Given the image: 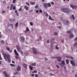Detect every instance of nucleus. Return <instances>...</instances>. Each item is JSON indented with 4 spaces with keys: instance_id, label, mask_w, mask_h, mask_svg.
<instances>
[{
    "instance_id": "f257e3e1",
    "label": "nucleus",
    "mask_w": 77,
    "mask_h": 77,
    "mask_svg": "<svg viewBox=\"0 0 77 77\" xmlns=\"http://www.w3.org/2000/svg\"><path fill=\"white\" fill-rule=\"evenodd\" d=\"M3 56L4 57L6 61L7 62L8 61V62H11V60L9 59L10 58H11L10 57V55L9 54H5L3 55ZM8 60H7V59Z\"/></svg>"
},
{
    "instance_id": "f03ea898",
    "label": "nucleus",
    "mask_w": 77,
    "mask_h": 77,
    "mask_svg": "<svg viewBox=\"0 0 77 77\" xmlns=\"http://www.w3.org/2000/svg\"><path fill=\"white\" fill-rule=\"evenodd\" d=\"M43 6L46 9L48 8H50L51 7V4L50 3H44Z\"/></svg>"
},
{
    "instance_id": "7ed1b4c3",
    "label": "nucleus",
    "mask_w": 77,
    "mask_h": 77,
    "mask_svg": "<svg viewBox=\"0 0 77 77\" xmlns=\"http://www.w3.org/2000/svg\"><path fill=\"white\" fill-rule=\"evenodd\" d=\"M33 52L34 54H39V52H37L36 50H37V49L33 47L32 48Z\"/></svg>"
},
{
    "instance_id": "20e7f679",
    "label": "nucleus",
    "mask_w": 77,
    "mask_h": 77,
    "mask_svg": "<svg viewBox=\"0 0 77 77\" xmlns=\"http://www.w3.org/2000/svg\"><path fill=\"white\" fill-rule=\"evenodd\" d=\"M16 48L18 51V52H21V48L18 45H17L16 46Z\"/></svg>"
},
{
    "instance_id": "39448f33",
    "label": "nucleus",
    "mask_w": 77,
    "mask_h": 77,
    "mask_svg": "<svg viewBox=\"0 0 77 77\" xmlns=\"http://www.w3.org/2000/svg\"><path fill=\"white\" fill-rule=\"evenodd\" d=\"M71 8H72V9H77V6H74L73 5H70Z\"/></svg>"
},
{
    "instance_id": "423d86ee",
    "label": "nucleus",
    "mask_w": 77,
    "mask_h": 77,
    "mask_svg": "<svg viewBox=\"0 0 77 77\" xmlns=\"http://www.w3.org/2000/svg\"><path fill=\"white\" fill-rule=\"evenodd\" d=\"M70 63H71V64H72V65L73 66H76L75 63V62L74 61L71 60Z\"/></svg>"
},
{
    "instance_id": "0eeeda50",
    "label": "nucleus",
    "mask_w": 77,
    "mask_h": 77,
    "mask_svg": "<svg viewBox=\"0 0 77 77\" xmlns=\"http://www.w3.org/2000/svg\"><path fill=\"white\" fill-rule=\"evenodd\" d=\"M3 74L4 75H5V77H9V75L7 74L6 72L5 71L3 72Z\"/></svg>"
},
{
    "instance_id": "6e6552de",
    "label": "nucleus",
    "mask_w": 77,
    "mask_h": 77,
    "mask_svg": "<svg viewBox=\"0 0 77 77\" xmlns=\"http://www.w3.org/2000/svg\"><path fill=\"white\" fill-rule=\"evenodd\" d=\"M17 70L18 71H20V70H21V67L19 65L17 66Z\"/></svg>"
},
{
    "instance_id": "1a4fd4ad",
    "label": "nucleus",
    "mask_w": 77,
    "mask_h": 77,
    "mask_svg": "<svg viewBox=\"0 0 77 77\" xmlns=\"http://www.w3.org/2000/svg\"><path fill=\"white\" fill-rule=\"evenodd\" d=\"M74 35L73 34H70L69 36V38H74Z\"/></svg>"
},
{
    "instance_id": "9d476101",
    "label": "nucleus",
    "mask_w": 77,
    "mask_h": 77,
    "mask_svg": "<svg viewBox=\"0 0 77 77\" xmlns=\"http://www.w3.org/2000/svg\"><path fill=\"white\" fill-rule=\"evenodd\" d=\"M24 8L26 11H28L29 9V7L27 5H25Z\"/></svg>"
},
{
    "instance_id": "9b49d317",
    "label": "nucleus",
    "mask_w": 77,
    "mask_h": 77,
    "mask_svg": "<svg viewBox=\"0 0 77 77\" xmlns=\"http://www.w3.org/2000/svg\"><path fill=\"white\" fill-rule=\"evenodd\" d=\"M14 52L15 53V55H17V56H18L19 55V54L17 53V50H16V49H15L14 51Z\"/></svg>"
},
{
    "instance_id": "f8f14e48",
    "label": "nucleus",
    "mask_w": 77,
    "mask_h": 77,
    "mask_svg": "<svg viewBox=\"0 0 77 77\" xmlns=\"http://www.w3.org/2000/svg\"><path fill=\"white\" fill-rule=\"evenodd\" d=\"M58 61L59 62H60L62 60H61V57H58Z\"/></svg>"
},
{
    "instance_id": "ddd939ff",
    "label": "nucleus",
    "mask_w": 77,
    "mask_h": 77,
    "mask_svg": "<svg viewBox=\"0 0 77 77\" xmlns=\"http://www.w3.org/2000/svg\"><path fill=\"white\" fill-rule=\"evenodd\" d=\"M13 6H14V5L11 4V6L10 9V10H12V9H13Z\"/></svg>"
},
{
    "instance_id": "4468645a",
    "label": "nucleus",
    "mask_w": 77,
    "mask_h": 77,
    "mask_svg": "<svg viewBox=\"0 0 77 77\" xmlns=\"http://www.w3.org/2000/svg\"><path fill=\"white\" fill-rule=\"evenodd\" d=\"M65 9H66V8H62L61 9V11H62V12H65Z\"/></svg>"
},
{
    "instance_id": "2eb2a0df",
    "label": "nucleus",
    "mask_w": 77,
    "mask_h": 77,
    "mask_svg": "<svg viewBox=\"0 0 77 77\" xmlns=\"http://www.w3.org/2000/svg\"><path fill=\"white\" fill-rule=\"evenodd\" d=\"M49 19L50 20H52V21H53L54 20L53 19H52V18H51V16L50 15L49 16Z\"/></svg>"
},
{
    "instance_id": "dca6fc26",
    "label": "nucleus",
    "mask_w": 77,
    "mask_h": 77,
    "mask_svg": "<svg viewBox=\"0 0 77 77\" xmlns=\"http://www.w3.org/2000/svg\"><path fill=\"white\" fill-rule=\"evenodd\" d=\"M31 65L32 66H35L36 65V64L35 63H31Z\"/></svg>"
},
{
    "instance_id": "f3484780",
    "label": "nucleus",
    "mask_w": 77,
    "mask_h": 77,
    "mask_svg": "<svg viewBox=\"0 0 77 77\" xmlns=\"http://www.w3.org/2000/svg\"><path fill=\"white\" fill-rule=\"evenodd\" d=\"M64 24H66V25H68V21H67L66 22H64Z\"/></svg>"
},
{
    "instance_id": "a211bd4d",
    "label": "nucleus",
    "mask_w": 77,
    "mask_h": 77,
    "mask_svg": "<svg viewBox=\"0 0 77 77\" xmlns=\"http://www.w3.org/2000/svg\"><path fill=\"white\" fill-rule=\"evenodd\" d=\"M62 64L63 66L65 65V61H62Z\"/></svg>"
},
{
    "instance_id": "6ab92c4d",
    "label": "nucleus",
    "mask_w": 77,
    "mask_h": 77,
    "mask_svg": "<svg viewBox=\"0 0 77 77\" xmlns=\"http://www.w3.org/2000/svg\"><path fill=\"white\" fill-rule=\"evenodd\" d=\"M21 39L22 41H24V40L25 39L24 37L23 36H22L21 37Z\"/></svg>"
},
{
    "instance_id": "aec40b11",
    "label": "nucleus",
    "mask_w": 77,
    "mask_h": 77,
    "mask_svg": "<svg viewBox=\"0 0 77 77\" xmlns=\"http://www.w3.org/2000/svg\"><path fill=\"white\" fill-rule=\"evenodd\" d=\"M66 64H68V63H69V60H68V59L66 60Z\"/></svg>"
},
{
    "instance_id": "412c9836",
    "label": "nucleus",
    "mask_w": 77,
    "mask_h": 77,
    "mask_svg": "<svg viewBox=\"0 0 77 77\" xmlns=\"http://www.w3.org/2000/svg\"><path fill=\"white\" fill-rule=\"evenodd\" d=\"M23 66L24 67H25V68H27V64H23Z\"/></svg>"
},
{
    "instance_id": "4be33fe9",
    "label": "nucleus",
    "mask_w": 77,
    "mask_h": 77,
    "mask_svg": "<svg viewBox=\"0 0 77 77\" xmlns=\"http://www.w3.org/2000/svg\"><path fill=\"white\" fill-rule=\"evenodd\" d=\"M29 67L30 69H31V71H32V70H33V68H32V67L31 66H29Z\"/></svg>"
},
{
    "instance_id": "5701e85b",
    "label": "nucleus",
    "mask_w": 77,
    "mask_h": 77,
    "mask_svg": "<svg viewBox=\"0 0 77 77\" xmlns=\"http://www.w3.org/2000/svg\"><path fill=\"white\" fill-rule=\"evenodd\" d=\"M72 18L73 20H75V17H74V15H72Z\"/></svg>"
},
{
    "instance_id": "b1692460",
    "label": "nucleus",
    "mask_w": 77,
    "mask_h": 77,
    "mask_svg": "<svg viewBox=\"0 0 77 77\" xmlns=\"http://www.w3.org/2000/svg\"><path fill=\"white\" fill-rule=\"evenodd\" d=\"M35 4V2L31 3V5H34Z\"/></svg>"
},
{
    "instance_id": "393cba45",
    "label": "nucleus",
    "mask_w": 77,
    "mask_h": 77,
    "mask_svg": "<svg viewBox=\"0 0 77 77\" xmlns=\"http://www.w3.org/2000/svg\"><path fill=\"white\" fill-rule=\"evenodd\" d=\"M16 2H17V0H13V3H15Z\"/></svg>"
},
{
    "instance_id": "a878e982",
    "label": "nucleus",
    "mask_w": 77,
    "mask_h": 77,
    "mask_svg": "<svg viewBox=\"0 0 77 77\" xmlns=\"http://www.w3.org/2000/svg\"><path fill=\"white\" fill-rule=\"evenodd\" d=\"M58 33L57 32H55L54 33V35H55L56 36H57V35Z\"/></svg>"
},
{
    "instance_id": "bb28decb",
    "label": "nucleus",
    "mask_w": 77,
    "mask_h": 77,
    "mask_svg": "<svg viewBox=\"0 0 77 77\" xmlns=\"http://www.w3.org/2000/svg\"><path fill=\"white\" fill-rule=\"evenodd\" d=\"M32 73H37V71L36 70L32 72Z\"/></svg>"
},
{
    "instance_id": "cd10ccee",
    "label": "nucleus",
    "mask_w": 77,
    "mask_h": 77,
    "mask_svg": "<svg viewBox=\"0 0 77 77\" xmlns=\"http://www.w3.org/2000/svg\"><path fill=\"white\" fill-rule=\"evenodd\" d=\"M38 4L36 5L35 7V9H37V8H38Z\"/></svg>"
},
{
    "instance_id": "c85d7f7f",
    "label": "nucleus",
    "mask_w": 77,
    "mask_h": 77,
    "mask_svg": "<svg viewBox=\"0 0 77 77\" xmlns=\"http://www.w3.org/2000/svg\"><path fill=\"white\" fill-rule=\"evenodd\" d=\"M18 23L17 22L15 24V26L16 27H18Z\"/></svg>"
},
{
    "instance_id": "c756f323",
    "label": "nucleus",
    "mask_w": 77,
    "mask_h": 77,
    "mask_svg": "<svg viewBox=\"0 0 77 77\" xmlns=\"http://www.w3.org/2000/svg\"><path fill=\"white\" fill-rule=\"evenodd\" d=\"M26 5H27V6H30V4L28 2H26Z\"/></svg>"
},
{
    "instance_id": "7c9ffc66",
    "label": "nucleus",
    "mask_w": 77,
    "mask_h": 77,
    "mask_svg": "<svg viewBox=\"0 0 77 77\" xmlns=\"http://www.w3.org/2000/svg\"><path fill=\"white\" fill-rule=\"evenodd\" d=\"M66 32L67 33H71V32L70 31H68Z\"/></svg>"
},
{
    "instance_id": "2f4dec72",
    "label": "nucleus",
    "mask_w": 77,
    "mask_h": 77,
    "mask_svg": "<svg viewBox=\"0 0 77 77\" xmlns=\"http://www.w3.org/2000/svg\"><path fill=\"white\" fill-rule=\"evenodd\" d=\"M6 49L8 51H9V50H10V48L6 47Z\"/></svg>"
},
{
    "instance_id": "473e14b6",
    "label": "nucleus",
    "mask_w": 77,
    "mask_h": 77,
    "mask_svg": "<svg viewBox=\"0 0 77 77\" xmlns=\"http://www.w3.org/2000/svg\"><path fill=\"white\" fill-rule=\"evenodd\" d=\"M15 13H16V14H17V16H18V13H17V11H15Z\"/></svg>"
},
{
    "instance_id": "72a5a7b5",
    "label": "nucleus",
    "mask_w": 77,
    "mask_h": 77,
    "mask_svg": "<svg viewBox=\"0 0 77 77\" xmlns=\"http://www.w3.org/2000/svg\"><path fill=\"white\" fill-rule=\"evenodd\" d=\"M40 13H42V11L41 9H40L39 11Z\"/></svg>"
},
{
    "instance_id": "f704fd0d",
    "label": "nucleus",
    "mask_w": 77,
    "mask_h": 77,
    "mask_svg": "<svg viewBox=\"0 0 77 77\" xmlns=\"http://www.w3.org/2000/svg\"><path fill=\"white\" fill-rule=\"evenodd\" d=\"M43 13L45 14V15H46L47 13V12H46V11H44Z\"/></svg>"
},
{
    "instance_id": "c9c22d12",
    "label": "nucleus",
    "mask_w": 77,
    "mask_h": 77,
    "mask_svg": "<svg viewBox=\"0 0 77 77\" xmlns=\"http://www.w3.org/2000/svg\"><path fill=\"white\" fill-rule=\"evenodd\" d=\"M10 65H11V66H14L15 65L14 64H10Z\"/></svg>"
},
{
    "instance_id": "e433bc0d",
    "label": "nucleus",
    "mask_w": 77,
    "mask_h": 77,
    "mask_svg": "<svg viewBox=\"0 0 77 77\" xmlns=\"http://www.w3.org/2000/svg\"><path fill=\"white\" fill-rule=\"evenodd\" d=\"M0 60H2V57H1V54H0Z\"/></svg>"
},
{
    "instance_id": "4c0bfd02",
    "label": "nucleus",
    "mask_w": 77,
    "mask_h": 77,
    "mask_svg": "<svg viewBox=\"0 0 77 77\" xmlns=\"http://www.w3.org/2000/svg\"><path fill=\"white\" fill-rule=\"evenodd\" d=\"M70 58H71V59H73L74 57H70Z\"/></svg>"
},
{
    "instance_id": "58836bf2",
    "label": "nucleus",
    "mask_w": 77,
    "mask_h": 77,
    "mask_svg": "<svg viewBox=\"0 0 77 77\" xmlns=\"http://www.w3.org/2000/svg\"><path fill=\"white\" fill-rule=\"evenodd\" d=\"M26 31H29V28L27 27L26 28Z\"/></svg>"
},
{
    "instance_id": "ea45409f",
    "label": "nucleus",
    "mask_w": 77,
    "mask_h": 77,
    "mask_svg": "<svg viewBox=\"0 0 77 77\" xmlns=\"http://www.w3.org/2000/svg\"><path fill=\"white\" fill-rule=\"evenodd\" d=\"M56 48L57 50H58L59 49V48L57 47V45L56 47Z\"/></svg>"
},
{
    "instance_id": "a19ab883",
    "label": "nucleus",
    "mask_w": 77,
    "mask_h": 77,
    "mask_svg": "<svg viewBox=\"0 0 77 77\" xmlns=\"http://www.w3.org/2000/svg\"><path fill=\"white\" fill-rule=\"evenodd\" d=\"M15 8H16L15 6H13V9H14V10H15Z\"/></svg>"
},
{
    "instance_id": "79ce46f5",
    "label": "nucleus",
    "mask_w": 77,
    "mask_h": 77,
    "mask_svg": "<svg viewBox=\"0 0 77 77\" xmlns=\"http://www.w3.org/2000/svg\"><path fill=\"white\" fill-rule=\"evenodd\" d=\"M66 13L67 14H69V11H66Z\"/></svg>"
},
{
    "instance_id": "37998d69",
    "label": "nucleus",
    "mask_w": 77,
    "mask_h": 77,
    "mask_svg": "<svg viewBox=\"0 0 77 77\" xmlns=\"http://www.w3.org/2000/svg\"><path fill=\"white\" fill-rule=\"evenodd\" d=\"M66 58H70V57H69V56H66Z\"/></svg>"
},
{
    "instance_id": "c03bdc74",
    "label": "nucleus",
    "mask_w": 77,
    "mask_h": 77,
    "mask_svg": "<svg viewBox=\"0 0 77 77\" xmlns=\"http://www.w3.org/2000/svg\"><path fill=\"white\" fill-rule=\"evenodd\" d=\"M30 24L31 26H33V23L32 22H30Z\"/></svg>"
},
{
    "instance_id": "a18cd8bd",
    "label": "nucleus",
    "mask_w": 77,
    "mask_h": 77,
    "mask_svg": "<svg viewBox=\"0 0 77 77\" xmlns=\"http://www.w3.org/2000/svg\"><path fill=\"white\" fill-rule=\"evenodd\" d=\"M45 15L47 17H48V14L47 13V14H46Z\"/></svg>"
},
{
    "instance_id": "49530a36",
    "label": "nucleus",
    "mask_w": 77,
    "mask_h": 77,
    "mask_svg": "<svg viewBox=\"0 0 77 77\" xmlns=\"http://www.w3.org/2000/svg\"><path fill=\"white\" fill-rule=\"evenodd\" d=\"M50 75H51L53 76V75H54V74H52V73H50Z\"/></svg>"
},
{
    "instance_id": "de8ad7c7",
    "label": "nucleus",
    "mask_w": 77,
    "mask_h": 77,
    "mask_svg": "<svg viewBox=\"0 0 77 77\" xmlns=\"http://www.w3.org/2000/svg\"><path fill=\"white\" fill-rule=\"evenodd\" d=\"M35 77H38V75L37 74H35Z\"/></svg>"
},
{
    "instance_id": "09e8293b",
    "label": "nucleus",
    "mask_w": 77,
    "mask_h": 77,
    "mask_svg": "<svg viewBox=\"0 0 77 77\" xmlns=\"http://www.w3.org/2000/svg\"><path fill=\"white\" fill-rule=\"evenodd\" d=\"M39 12V11L38 10H36V13H38Z\"/></svg>"
},
{
    "instance_id": "8fccbe9b",
    "label": "nucleus",
    "mask_w": 77,
    "mask_h": 77,
    "mask_svg": "<svg viewBox=\"0 0 77 77\" xmlns=\"http://www.w3.org/2000/svg\"><path fill=\"white\" fill-rule=\"evenodd\" d=\"M51 4H52V5H54V2H52L51 3Z\"/></svg>"
},
{
    "instance_id": "3c124183",
    "label": "nucleus",
    "mask_w": 77,
    "mask_h": 77,
    "mask_svg": "<svg viewBox=\"0 0 77 77\" xmlns=\"http://www.w3.org/2000/svg\"><path fill=\"white\" fill-rule=\"evenodd\" d=\"M19 11H21V7H20V9H19Z\"/></svg>"
},
{
    "instance_id": "603ef678",
    "label": "nucleus",
    "mask_w": 77,
    "mask_h": 77,
    "mask_svg": "<svg viewBox=\"0 0 77 77\" xmlns=\"http://www.w3.org/2000/svg\"><path fill=\"white\" fill-rule=\"evenodd\" d=\"M19 53H21V54H23V51H21H21L19 52Z\"/></svg>"
},
{
    "instance_id": "864d4df0",
    "label": "nucleus",
    "mask_w": 77,
    "mask_h": 77,
    "mask_svg": "<svg viewBox=\"0 0 77 77\" xmlns=\"http://www.w3.org/2000/svg\"><path fill=\"white\" fill-rule=\"evenodd\" d=\"M9 52H10V53H12V50H10L9 51Z\"/></svg>"
},
{
    "instance_id": "5fc2aeb1",
    "label": "nucleus",
    "mask_w": 77,
    "mask_h": 77,
    "mask_svg": "<svg viewBox=\"0 0 77 77\" xmlns=\"http://www.w3.org/2000/svg\"><path fill=\"white\" fill-rule=\"evenodd\" d=\"M35 75L34 74H32L31 75L32 76V77H34V75Z\"/></svg>"
},
{
    "instance_id": "6e6d98bb",
    "label": "nucleus",
    "mask_w": 77,
    "mask_h": 77,
    "mask_svg": "<svg viewBox=\"0 0 77 77\" xmlns=\"http://www.w3.org/2000/svg\"><path fill=\"white\" fill-rule=\"evenodd\" d=\"M74 41H77V37H76L74 39Z\"/></svg>"
},
{
    "instance_id": "4d7b16f0",
    "label": "nucleus",
    "mask_w": 77,
    "mask_h": 77,
    "mask_svg": "<svg viewBox=\"0 0 77 77\" xmlns=\"http://www.w3.org/2000/svg\"><path fill=\"white\" fill-rule=\"evenodd\" d=\"M56 66L58 68H59V66L57 65H56Z\"/></svg>"
},
{
    "instance_id": "13d9d810",
    "label": "nucleus",
    "mask_w": 77,
    "mask_h": 77,
    "mask_svg": "<svg viewBox=\"0 0 77 77\" xmlns=\"http://www.w3.org/2000/svg\"><path fill=\"white\" fill-rule=\"evenodd\" d=\"M15 58H16V59H18V56H16L15 57Z\"/></svg>"
},
{
    "instance_id": "bf43d9fd",
    "label": "nucleus",
    "mask_w": 77,
    "mask_h": 77,
    "mask_svg": "<svg viewBox=\"0 0 77 77\" xmlns=\"http://www.w3.org/2000/svg\"><path fill=\"white\" fill-rule=\"evenodd\" d=\"M31 30H32V31H33L34 29H33V28H31Z\"/></svg>"
},
{
    "instance_id": "052dcab7",
    "label": "nucleus",
    "mask_w": 77,
    "mask_h": 77,
    "mask_svg": "<svg viewBox=\"0 0 77 77\" xmlns=\"http://www.w3.org/2000/svg\"><path fill=\"white\" fill-rule=\"evenodd\" d=\"M62 43H63V42H64V40H62Z\"/></svg>"
},
{
    "instance_id": "680f3d73",
    "label": "nucleus",
    "mask_w": 77,
    "mask_h": 77,
    "mask_svg": "<svg viewBox=\"0 0 77 77\" xmlns=\"http://www.w3.org/2000/svg\"><path fill=\"white\" fill-rule=\"evenodd\" d=\"M1 41L2 42V43H4V41L2 40Z\"/></svg>"
},
{
    "instance_id": "e2e57ef3",
    "label": "nucleus",
    "mask_w": 77,
    "mask_h": 77,
    "mask_svg": "<svg viewBox=\"0 0 77 77\" xmlns=\"http://www.w3.org/2000/svg\"><path fill=\"white\" fill-rule=\"evenodd\" d=\"M2 35L1 34H0V38H2Z\"/></svg>"
},
{
    "instance_id": "0e129e2a",
    "label": "nucleus",
    "mask_w": 77,
    "mask_h": 77,
    "mask_svg": "<svg viewBox=\"0 0 77 77\" xmlns=\"http://www.w3.org/2000/svg\"><path fill=\"white\" fill-rule=\"evenodd\" d=\"M12 63H15V62H14V61H12Z\"/></svg>"
},
{
    "instance_id": "69168bd1",
    "label": "nucleus",
    "mask_w": 77,
    "mask_h": 77,
    "mask_svg": "<svg viewBox=\"0 0 77 77\" xmlns=\"http://www.w3.org/2000/svg\"><path fill=\"white\" fill-rule=\"evenodd\" d=\"M45 60H48V59L47 58H45Z\"/></svg>"
},
{
    "instance_id": "338daca9",
    "label": "nucleus",
    "mask_w": 77,
    "mask_h": 77,
    "mask_svg": "<svg viewBox=\"0 0 77 77\" xmlns=\"http://www.w3.org/2000/svg\"><path fill=\"white\" fill-rule=\"evenodd\" d=\"M51 47H53V44H51Z\"/></svg>"
},
{
    "instance_id": "774afa93",
    "label": "nucleus",
    "mask_w": 77,
    "mask_h": 77,
    "mask_svg": "<svg viewBox=\"0 0 77 77\" xmlns=\"http://www.w3.org/2000/svg\"><path fill=\"white\" fill-rule=\"evenodd\" d=\"M75 77H77V75H75Z\"/></svg>"
}]
</instances>
